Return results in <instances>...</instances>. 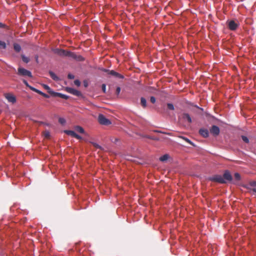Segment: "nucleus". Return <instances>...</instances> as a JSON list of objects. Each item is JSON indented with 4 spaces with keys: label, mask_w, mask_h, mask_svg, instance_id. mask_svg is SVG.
<instances>
[{
    "label": "nucleus",
    "mask_w": 256,
    "mask_h": 256,
    "mask_svg": "<svg viewBox=\"0 0 256 256\" xmlns=\"http://www.w3.org/2000/svg\"><path fill=\"white\" fill-rule=\"evenodd\" d=\"M232 180V176L228 170H226L223 176L215 175L210 178V180L220 184H226L227 182H231Z\"/></svg>",
    "instance_id": "nucleus-1"
},
{
    "label": "nucleus",
    "mask_w": 256,
    "mask_h": 256,
    "mask_svg": "<svg viewBox=\"0 0 256 256\" xmlns=\"http://www.w3.org/2000/svg\"><path fill=\"white\" fill-rule=\"evenodd\" d=\"M53 52L54 54L60 56H68L70 58V56H72V52L62 49L55 48L53 50Z\"/></svg>",
    "instance_id": "nucleus-2"
},
{
    "label": "nucleus",
    "mask_w": 256,
    "mask_h": 256,
    "mask_svg": "<svg viewBox=\"0 0 256 256\" xmlns=\"http://www.w3.org/2000/svg\"><path fill=\"white\" fill-rule=\"evenodd\" d=\"M17 74L20 76H28L29 78H32V76L30 71L20 67L18 69Z\"/></svg>",
    "instance_id": "nucleus-3"
},
{
    "label": "nucleus",
    "mask_w": 256,
    "mask_h": 256,
    "mask_svg": "<svg viewBox=\"0 0 256 256\" xmlns=\"http://www.w3.org/2000/svg\"><path fill=\"white\" fill-rule=\"evenodd\" d=\"M98 120L100 124L102 125L108 126L111 124V122L102 114L98 115Z\"/></svg>",
    "instance_id": "nucleus-4"
},
{
    "label": "nucleus",
    "mask_w": 256,
    "mask_h": 256,
    "mask_svg": "<svg viewBox=\"0 0 256 256\" xmlns=\"http://www.w3.org/2000/svg\"><path fill=\"white\" fill-rule=\"evenodd\" d=\"M103 70L105 72H108V74H110L118 78L123 79L124 78V76L115 72L114 70H109L104 69Z\"/></svg>",
    "instance_id": "nucleus-5"
},
{
    "label": "nucleus",
    "mask_w": 256,
    "mask_h": 256,
    "mask_svg": "<svg viewBox=\"0 0 256 256\" xmlns=\"http://www.w3.org/2000/svg\"><path fill=\"white\" fill-rule=\"evenodd\" d=\"M4 96L8 102L12 104L16 102V98L13 94L11 93H6L4 94Z\"/></svg>",
    "instance_id": "nucleus-6"
},
{
    "label": "nucleus",
    "mask_w": 256,
    "mask_h": 256,
    "mask_svg": "<svg viewBox=\"0 0 256 256\" xmlns=\"http://www.w3.org/2000/svg\"><path fill=\"white\" fill-rule=\"evenodd\" d=\"M66 90L67 92H68L71 94H72L74 96H80L82 95V94L80 91H78L76 89H74L73 88H72L66 87Z\"/></svg>",
    "instance_id": "nucleus-7"
},
{
    "label": "nucleus",
    "mask_w": 256,
    "mask_h": 256,
    "mask_svg": "<svg viewBox=\"0 0 256 256\" xmlns=\"http://www.w3.org/2000/svg\"><path fill=\"white\" fill-rule=\"evenodd\" d=\"M210 131V132L214 136H218L220 132L219 128L216 126H212Z\"/></svg>",
    "instance_id": "nucleus-8"
},
{
    "label": "nucleus",
    "mask_w": 256,
    "mask_h": 256,
    "mask_svg": "<svg viewBox=\"0 0 256 256\" xmlns=\"http://www.w3.org/2000/svg\"><path fill=\"white\" fill-rule=\"evenodd\" d=\"M238 24L234 20H230L228 22V27L232 30H235L238 27Z\"/></svg>",
    "instance_id": "nucleus-9"
},
{
    "label": "nucleus",
    "mask_w": 256,
    "mask_h": 256,
    "mask_svg": "<svg viewBox=\"0 0 256 256\" xmlns=\"http://www.w3.org/2000/svg\"><path fill=\"white\" fill-rule=\"evenodd\" d=\"M200 134L204 138H208L209 136L208 130L207 129L201 128L199 130Z\"/></svg>",
    "instance_id": "nucleus-10"
},
{
    "label": "nucleus",
    "mask_w": 256,
    "mask_h": 256,
    "mask_svg": "<svg viewBox=\"0 0 256 256\" xmlns=\"http://www.w3.org/2000/svg\"><path fill=\"white\" fill-rule=\"evenodd\" d=\"M72 56L70 58L78 61L82 62L84 60V58L80 55H76L74 52H72Z\"/></svg>",
    "instance_id": "nucleus-11"
},
{
    "label": "nucleus",
    "mask_w": 256,
    "mask_h": 256,
    "mask_svg": "<svg viewBox=\"0 0 256 256\" xmlns=\"http://www.w3.org/2000/svg\"><path fill=\"white\" fill-rule=\"evenodd\" d=\"M32 90L42 95V96H43L44 97L46 98H50V96L48 95L47 94H46L45 93H44L43 92H41L40 90L36 88H32Z\"/></svg>",
    "instance_id": "nucleus-12"
},
{
    "label": "nucleus",
    "mask_w": 256,
    "mask_h": 256,
    "mask_svg": "<svg viewBox=\"0 0 256 256\" xmlns=\"http://www.w3.org/2000/svg\"><path fill=\"white\" fill-rule=\"evenodd\" d=\"M42 86H43V87L44 88L46 89V90H47L48 92V94H50L51 96H54V93H55L56 92L52 90V89L50 88V87L48 86L45 84H44Z\"/></svg>",
    "instance_id": "nucleus-13"
},
{
    "label": "nucleus",
    "mask_w": 256,
    "mask_h": 256,
    "mask_svg": "<svg viewBox=\"0 0 256 256\" xmlns=\"http://www.w3.org/2000/svg\"><path fill=\"white\" fill-rule=\"evenodd\" d=\"M54 96H58L60 98H61L65 99V100H67L68 98V96L66 94H61L60 92H56L55 93H54Z\"/></svg>",
    "instance_id": "nucleus-14"
},
{
    "label": "nucleus",
    "mask_w": 256,
    "mask_h": 256,
    "mask_svg": "<svg viewBox=\"0 0 256 256\" xmlns=\"http://www.w3.org/2000/svg\"><path fill=\"white\" fill-rule=\"evenodd\" d=\"M182 118L184 120H186L189 123L192 122V118L189 114L187 113H184L182 115Z\"/></svg>",
    "instance_id": "nucleus-15"
},
{
    "label": "nucleus",
    "mask_w": 256,
    "mask_h": 256,
    "mask_svg": "<svg viewBox=\"0 0 256 256\" xmlns=\"http://www.w3.org/2000/svg\"><path fill=\"white\" fill-rule=\"evenodd\" d=\"M14 49L16 52H19L21 50L22 48L19 44L14 43Z\"/></svg>",
    "instance_id": "nucleus-16"
},
{
    "label": "nucleus",
    "mask_w": 256,
    "mask_h": 256,
    "mask_svg": "<svg viewBox=\"0 0 256 256\" xmlns=\"http://www.w3.org/2000/svg\"><path fill=\"white\" fill-rule=\"evenodd\" d=\"M64 132L65 134H67L68 135L74 138V136L76 134V133L74 131L70 130H65L64 131Z\"/></svg>",
    "instance_id": "nucleus-17"
},
{
    "label": "nucleus",
    "mask_w": 256,
    "mask_h": 256,
    "mask_svg": "<svg viewBox=\"0 0 256 256\" xmlns=\"http://www.w3.org/2000/svg\"><path fill=\"white\" fill-rule=\"evenodd\" d=\"M49 74L52 78L54 80L57 81L59 80L58 78L56 76V74L54 72L50 71Z\"/></svg>",
    "instance_id": "nucleus-18"
},
{
    "label": "nucleus",
    "mask_w": 256,
    "mask_h": 256,
    "mask_svg": "<svg viewBox=\"0 0 256 256\" xmlns=\"http://www.w3.org/2000/svg\"><path fill=\"white\" fill-rule=\"evenodd\" d=\"M140 104L143 108H146V100L145 98L142 97L140 98Z\"/></svg>",
    "instance_id": "nucleus-19"
},
{
    "label": "nucleus",
    "mask_w": 256,
    "mask_h": 256,
    "mask_svg": "<svg viewBox=\"0 0 256 256\" xmlns=\"http://www.w3.org/2000/svg\"><path fill=\"white\" fill-rule=\"evenodd\" d=\"M75 130L76 132H80V134H84V129L82 127H81L80 126H76L75 127Z\"/></svg>",
    "instance_id": "nucleus-20"
},
{
    "label": "nucleus",
    "mask_w": 256,
    "mask_h": 256,
    "mask_svg": "<svg viewBox=\"0 0 256 256\" xmlns=\"http://www.w3.org/2000/svg\"><path fill=\"white\" fill-rule=\"evenodd\" d=\"M179 138L183 139L186 142H188V144H190L192 146H194V143L190 140L188 138H187L184 137L183 136H180Z\"/></svg>",
    "instance_id": "nucleus-21"
},
{
    "label": "nucleus",
    "mask_w": 256,
    "mask_h": 256,
    "mask_svg": "<svg viewBox=\"0 0 256 256\" xmlns=\"http://www.w3.org/2000/svg\"><path fill=\"white\" fill-rule=\"evenodd\" d=\"M168 158H169L168 155V154H166L163 155L161 157H160V160L161 162H164V161L166 160Z\"/></svg>",
    "instance_id": "nucleus-22"
},
{
    "label": "nucleus",
    "mask_w": 256,
    "mask_h": 256,
    "mask_svg": "<svg viewBox=\"0 0 256 256\" xmlns=\"http://www.w3.org/2000/svg\"><path fill=\"white\" fill-rule=\"evenodd\" d=\"M22 58L24 62L25 63H28L30 62V58L28 57H26L24 55H22Z\"/></svg>",
    "instance_id": "nucleus-23"
},
{
    "label": "nucleus",
    "mask_w": 256,
    "mask_h": 256,
    "mask_svg": "<svg viewBox=\"0 0 256 256\" xmlns=\"http://www.w3.org/2000/svg\"><path fill=\"white\" fill-rule=\"evenodd\" d=\"M6 44L4 42L0 40V48L6 49Z\"/></svg>",
    "instance_id": "nucleus-24"
},
{
    "label": "nucleus",
    "mask_w": 256,
    "mask_h": 256,
    "mask_svg": "<svg viewBox=\"0 0 256 256\" xmlns=\"http://www.w3.org/2000/svg\"><path fill=\"white\" fill-rule=\"evenodd\" d=\"M234 179L236 180H240V176L238 172H236L234 174Z\"/></svg>",
    "instance_id": "nucleus-25"
},
{
    "label": "nucleus",
    "mask_w": 256,
    "mask_h": 256,
    "mask_svg": "<svg viewBox=\"0 0 256 256\" xmlns=\"http://www.w3.org/2000/svg\"><path fill=\"white\" fill-rule=\"evenodd\" d=\"M91 144L96 148H98V149H100L102 150V148L101 146H100L99 144H97L96 143V142H91Z\"/></svg>",
    "instance_id": "nucleus-26"
},
{
    "label": "nucleus",
    "mask_w": 256,
    "mask_h": 256,
    "mask_svg": "<svg viewBox=\"0 0 256 256\" xmlns=\"http://www.w3.org/2000/svg\"><path fill=\"white\" fill-rule=\"evenodd\" d=\"M22 82L24 84H25L27 87L29 88L30 90H32V88H34V87H32V86H30V85H29V84H28V82H27L26 80H22Z\"/></svg>",
    "instance_id": "nucleus-27"
},
{
    "label": "nucleus",
    "mask_w": 256,
    "mask_h": 256,
    "mask_svg": "<svg viewBox=\"0 0 256 256\" xmlns=\"http://www.w3.org/2000/svg\"><path fill=\"white\" fill-rule=\"evenodd\" d=\"M58 122L62 124H64L66 123V120L64 118H58Z\"/></svg>",
    "instance_id": "nucleus-28"
},
{
    "label": "nucleus",
    "mask_w": 256,
    "mask_h": 256,
    "mask_svg": "<svg viewBox=\"0 0 256 256\" xmlns=\"http://www.w3.org/2000/svg\"><path fill=\"white\" fill-rule=\"evenodd\" d=\"M168 108L170 110H174V108L172 104L168 103L167 104Z\"/></svg>",
    "instance_id": "nucleus-29"
},
{
    "label": "nucleus",
    "mask_w": 256,
    "mask_h": 256,
    "mask_svg": "<svg viewBox=\"0 0 256 256\" xmlns=\"http://www.w3.org/2000/svg\"><path fill=\"white\" fill-rule=\"evenodd\" d=\"M242 140L244 142H245L246 143H248L249 142V140H248V138L246 136H242Z\"/></svg>",
    "instance_id": "nucleus-30"
},
{
    "label": "nucleus",
    "mask_w": 256,
    "mask_h": 256,
    "mask_svg": "<svg viewBox=\"0 0 256 256\" xmlns=\"http://www.w3.org/2000/svg\"><path fill=\"white\" fill-rule=\"evenodd\" d=\"M249 185L252 187L256 186V181H252L249 182Z\"/></svg>",
    "instance_id": "nucleus-31"
},
{
    "label": "nucleus",
    "mask_w": 256,
    "mask_h": 256,
    "mask_svg": "<svg viewBox=\"0 0 256 256\" xmlns=\"http://www.w3.org/2000/svg\"><path fill=\"white\" fill-rule=\"evenodd\" d=\"M74 84L78 86H79L80 85V82L79 80H76L74 81Z\"/></svg>",
    "instance_id": "nucleus-32"
},
{
    "label": "nucleus",
    "mask_w": 256,
    "mask_h": 256,
    "mask_svg": "<svg viewBox=\"0 0 256 256\" xmlns=\"http://www.w3.org/2000/svg\"><path fill=\"white\" fill-rule=\"evenodd\" d=\"M44 134L45 138H48L50 136V134L49 132H48V131L45 132Z\"/></svg>",
    "instance_id": "nucleus-33"
},
{
    "label": "nucleus",
    "mask_w": 256,
    "mask_h": 256,
    "mask_svg": "<svg viewBox=\"0 0 256 256\" xmlns=\"http://www.w3.org/2000/svg\"><path fill=\"white\" fill-rule=\"evenodd\" d=\"M150 101L152 104L155 103L156 101V98L154 96H151L150 98Z\"/></svg>",
    "instance_id": "nucleus-34"
},
{
    "label": "nucleus",
    "mask_w": 256,
    "mask_h": 256,
    "mask_svg": "<svg viewBox=\"0 0 256 256\" xmlns=\"http://www.w3.org/2000/svg\"><path fill=\"white\" fill-rule=\"evenodd\" d=\"M102 90L103 91V92L104 93H106V86L105 84H102Z\"/></svg>",
    "instance_id": "nucleus-35"
},
{
    "label": "nucleus",
    "mask_w": 256,
    "mask_h": 256,
    "mask_svg": "<svg viewBox=\"0 0 256 256\" xmlns=\"http://www.w3.org/2000/svg\"><path fill=\"white\" fill-rule=\"evenodd\" d=\"M68 78L69 79L72 80V79H74V76L73 74H69L68 75Z\"/></svg>",
    "instance_id": "nucleus-36"
},
{
    "label": "nucleus",
    "mask_w": 256,
    "mask_h": 256,
    "mask_svg": "<svg viewBox=\"0 0 256 256\" xmlns=\"http://www.w3.org/2000/svg\"><path fill=\"white\" fill-rule=\"evenodd\" d=\"M120 92V87H117L116 89V94L117 95L119 94Z\"/></svg>",
    "instance_id": "nucleus-37"
},
{
    "label": "nucleus",
    "mask_w": 256,
    "mask_h": 256,
    "mask_svg": "<svg viewBox=\"0 0 256 256\" xmlns=\"http://www.w3.org/2000/svg\"><path fill=\"white\" fill-rule=\"evenodd\" d=\"M74 138H77L78 140L82 139V137L80 136H79L78 134H76V135H75Z\"/></svg>",
    "instance_id": "nucleus-38"
},
{
    "label": "nucleus",
    "mask_w": 256,
    "mask_h": 256,
    "mask_svg": "<svg viewBox=\"0 0 256 256\" xmlns=\"http://www.w3.org/2000/svg\"><path fill=\"white\" fill-rule=\"evenodd\" d=\"M6 26V25L2 22H0V28H4Z\"/></svg>",
    "instance_id": "nucleus-39"
},
{
    "label": "nucleus",
    "mask_w": 256,
    "mask_h": 256,
    "mask_svg": "<svg viewBox=\"0 0 256 256\" xmlns=\"http://www.w3.org/2000/svg\"><path fill=\"white\" fill-rule=\"evenodd\" d=\"M161 132V133H162V134H167L170 135V136H172V134L170 133H166V132Z\"/></svg>",
    "instance_id": "nucleus-40"
},
{
    "label": "nucleus",
    "mask_w": 256,
    "mask_h": 256,
    "mask_svg": "<svg viewBox=\"0 0 256 256\" xmlns=\"http://www.w3.org/2000/svg\"><path fill=\"white\" fill-rule=\"evenodd\" d=\"M252 190L256 193V188H253Z\"/></svg>",
    "instance_id": "nucleus-41"
},
{
    "label": "nucleus",
    "mask_w": 256,
    "mask_h": 256,
    "mask_svg": "<svg viewBox=\"0 0 256 256\" xmlns=\"http://www.w3.org/2000/svg\"><path fill=\"white\" fill-rule=\"evenodd\" d=\"M88 86V84L86 82H84V86L86 87Z\"/></svg>",
    "instance_id": "nucleus-42"
}]
</instances>
